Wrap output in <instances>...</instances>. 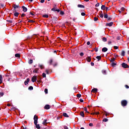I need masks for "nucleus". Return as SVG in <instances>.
I'll use <instances>...</instances> for the list:
<instances>
[{"label":"nucleus","mask_w":129,"mask_h":129,"mask_svg":"<svg viewBox=\"0 0 129 129\" xmlns=\"http://www.w3.org/2000/svg\"><path fill=\"white\" fill-rule=\"evenodd\" d=\"M113 25V22H110L109 23H106V26H108V27H111Z\"/></svg>","instance_id":"obj_13"},{"label":"nucleus","mask_w":129,"mask_h":129,"mask_svg":"<svg viewBox=\"0 0 129 129\" xmlns=\"http://www.w3.org/2000/svg\"><path fill=\"white\" fill-rule=\"evenodd\" d=\"M101 10L104 11L106 9V7H105V5H102L101 7Z\"/></svg>","instance_id":"obj_19"},{"label":"nucleus","mask_w":129,"mask_h":129,"mask_svg":"<svg viewBox=\"0 0 129 129\" xmlns=\"http://www.w3.org/2000/svg\"><path fill=\"white\" fill-rule=\"evenodd\" d=\"M46 121H47V120H46V119L43 120V124H45L46 123Z\"/></svg>","instance_id":"obj_47"},{"label":"nucleus","mask_w":129,"mask_h":129,"mask_svg":"<svg viewBox=\"0 0 129 129\" xmlns=\"http://www.w3.org/2000/svg\"><path fill=\"white\" fill-rule=\"evenodd\" d=\"M2 83H3V76L0 75V84H2Z\"/></svg>","instance_id":"obj_22"},{"label":"nucleus","mask_w":129,"mask_h":129,"mask_svg":"<svg viewBox=\"0 0 129 129\" xmlns=\"http://www.w3.org/2000/svg\"><path fill=\"white\" fill-rule=\"evenodd\" d=\"M80 55L81 56V57H83V56L84 55V53L83 52H81Z\"/></svg>","instance_id":"obj_50"},{"label":"nucleus","mask_w":129,"mask_h":129,"mask_svg":"<svg viewBox=\"0 0 129 129\" xmlns=\"http://www.w3.org/2000/svg\"><path fill=\"white\" fill-rule=\"evenodd\" d=\"M96 58L97 59V61H100L101 60V56H97Z\"/></svg>","instance_id":"obj_21"},{"label":"nucleus","mask_w":129,"mask_h":129,"mask_svg":"<svg viewBox=\"0 0 129 129\" xmlns=\"http://www.w3.org/2000/svg\"><path fill=\"white\" fill-rule=\"evenodd\" d=\"M51 11L52 12H57V13H59L60 12V9H56V10L54 9H51Z\"/></svg>","instance_id":"obj_26"},{"label":"nucleus","mask_w":129,"mask_h":129,"mask_svg":"<svg viewBox=\"0 0 129 129\" xmlns=\"http://www.w3.org/2000/svg\"><path fill=\"white\" fill-rule=\"evenodd\" d=\"M64 129H69V128L67 127V126L64 125L63 126Z\"/></svg>","instance_id":"obj_61"},{"label":"nucleus","mask_w":129,"mask_h":129,"mask_svg":"<svg viewBox=\"0 0 129 129\" xmlns=\"http://www.w3.org/2000/svg\"><path fill=\"white\" fill-rule=\"evenodd\" d=\"M15 56L17 58H20L21 57V54H20V53H16Z\"/></svg>","instance_id":"obj_25"},{"label":"nucleus","mask_w":129,"mask_h":129,"mask_svg":"<svg viewBox=\"0 0 129 129\" xmlns=\"http://www.w3.org/2000/svg\"><path fill=\"white\" fill-rule=\"evenodd\" d=\"M52 23H53V24H56V23L57 22V18L54 17L52 19Z\"/></svg>","instance_id":"obj_9"},{"label":"nucleus","mask_w":129,"mask_h":129,"mask_svg":"<svg viewBox=\"0 0 129 129\" xmlns=\"http://www.w3.org/2000/svg\"><path fill=\"white\" fill-rule=\"evenodd\" d=\"M59 14L61 16H63V15H64L65 13H64V11H60Z\"/></svg>","instance_id":"obj_32"},{"label":"nucleus","mask_w":129,"mask_h":129,"mask_svg":"<svg viewBox=\"0 0 129 129\" xmlns=\"http://www.w3.org/2000/svg\"><path fill=\"white\" fill-rule=\"evenodd\" d=\"M19 8H20V5H17L16 4H14L13 6V12H17V9H19Z\"/></svg>","instance_id":"obj_1"},{"label":"nucleus","mask_w":129,"mask_h":129,"mask_svg":"<svg viewBox=\"0 0 129 129\" xmlns=\"http://www.w3.org/2000/svg\"><path fill=\"white\" fill-rule=\"evenodd\" d=\"M4 93H3V92H0V97L1 96H4Z\"/></svg>","instance_id":"obj_55"},{"label":"nucleus","mask_w":129,"mask_h":129,"mask_svg":"<svg viewBox=\"0 0 129 129\" xmlns=\"http://www.w3.org/2000/svg\"><path fill=\"white\" fill-rule=\"evenodd\" d=\"M102 121H103L104 122H107V121H108V119H107V118H104V119H103Z\"/></svg>","instance_id":"obj_30"},{"label":"nucleus","mask_w":129,"mask_h":129,"mask_svg":"<svg viewBox=\"0 0 129 129\" xmlns=\"http://www.w3.org/2000/svg\"><path fill=\"white\" fill-rule=\"evenodd\" d=\"M114 49H115V50H117V49H118V47L116 46H114Z\"/></svg>","instance_id":"obj_52"},{"label":"nucleus","mask_w":129,"mask_h":129,"mask_svg":"<svg viewBox=\"0 0 129 129\" xmlns=\"http://www.w3.org/2000/svg\"><path fill=\"white\" fill-rule=\"evenodd\" d=\"M50 106L48 104L45 105L44 107V109H45V110H49L50 109Z\"/></svg>","instance_id":"obj_10"},{"label":"nucleus","mask_w":129,"mask_h":129,"mask_svg":"<svg viewBox=\"0 0 129 129\" xmlns=\"http://www.w3.org/2000/svg\"><path fill=\"white\" fill-rule=\"evenodd\" d=\"M97 90H98L97 89H96V88H94V89H93L92 90L91 92H92V93H96V92H97Z\"/></svg>","instance_id":"obj_12"},{"label":"nucleus","mask_w":129,"mask_h":129,"mask_svg":"<svg viewBox=\"0 0 129 129\" xmlns=\"http://www.w3.org/2000/svg\"><path fill=\"white\" fill-rule=\"evenodd\" d=\"M57 63H55V64H53V67H56V66H57Z\"/></svg>","instance_id":"obj_63"},{"label":"nucleus","mask_w":129,"mask_h":129,"mask_svg":"<svg viewBox=\"0 0 129 129\" xmlns=\"http://www.w3.org/2000/svg\"><path fill=\"white\" fill-rule=\"evenodd\" d=\"M34 125H36V128H38V129L41 128V127L39 126V124H37V123H36V124L34 123Z\"/></svg>","instance_id":"obj_24"},{"label":"nucleus","mask_w":129,"mask_h":129,"mask_svg":"<svg viewBox=\"0 0 129 129\" xmlns=\"http://www.w3.org/2000/svg\"><path fill=\"white\" fill-rule=\"evenodd\" d=\"M44 92L45 94H47L48 93V89H45Z\"/></svg>","instance_id":"obj_45"},{"label":"nucleus","mask_w":129,"mask_h":129,"mask_svg":"<svg viewBox=\"0 0 129 129\" xmlns=\"http://www.w3.org/2000/svg\"><path fill=\"white\" fill-rule=\"evenodd\" d=\"M49 65H51L53 63V59H50L49 60Z\"/></svg>","instance_id":"obj_44"},{"label":"nucleus","mask_w":129,"mask_h":129,"mask_svg":"<svg viewBox=\"0 0 129 129\" xmlns=\"http://www.w3.org/2000/svg\"><path fill=\"white\" fill-rule=\"evenodd\" d=\"M100 18H103V14H100L99 15Z\"/></svg>","instance_id":"obj_49"},{"label":"nucleus","mask_w":129,"mask_h":129,"mask_svg":"<svg viewBox=\"0 0 129 129\" xmlns=\"http://www.w3.org/2000/svg\"><path fill=\"white\" fill-rule=\"evenodd\" d=\"M25 16H26V14L23 13V14L21 15V17H22V18H24V17H25Z\"/></svg>","instance_id":"obj_57"},{"label":"nucleus","mask_w":129,"mask_h":129,"mask_svg":"<svg viewBox=\"0 0 129 129\" xmlns=\"http://www.w3.org/2000/svg\"><path fill=\"white\" fill-rule=\"evenodd\" d=\"M121 66L123 68H129V66L127 65V64L125 63V62L122 63Z\"/></svg>","instance_id":"obj_4"},{"label":"nucleus","mask_w":129,"mask_h":129,"mask_svg":"<svg viewBox=\"0 0 129 129\" xmlns=\"http://www.w3.org/2000/svg\"><path fill=\"white\" fill-rule=\"evenodd\" d=\"M102 41L103 42H106V41H107V39L106 38V37H103Z\"/></svg>","instance_id":"obj_29"},{"label":"nucleus","mask_w":129,"mask_h":129,"mask_svg":"<svg viewBox=\"0 0 129 129\" xmlns=\"http://www.w3.org/2000/svg\"><path fill=\"white\" fill-rule=\"evenodd\" d=\"M125 88H126V89H128V88H129V86H128V85H125Z\"/></svg>","instance_id":"obj_54"},{"label":"nucleus","mask_w":129,"mask_h":129,"mask_svg":"<svg viewBox=\"0 0 129 129\" xmlns=\"http://www.w3.org/2000/svg\"><path fill=\"white\" fill-rule=\"evenodd\" d=\"M107 48L106 47H103L102 49V52H106L107 51Z\"/></svg>","instance_id":"obj_20"},{"label":"nucleus","mask_w":129,"mask_h":129,"mask_svg":"<svg viewBox=\"0 0 129 129\" xmlns=\"http://www.w3.org/2000/svg\"><path fill=\"white\" fill-rule=\"evenodd\" d=\"M2 8H5V5H4L3 4H0V9Z\"/></svg>","instance_id":"obj_40"},{"label":"nucleus","mask_w":129,"mask_h":129,"mask_svg":"<svg viewBox=\"0 0 129 129\" xmlns=\"http://www.w3.org/2000/svg\"><path fill=\"white\" fill-rule=\"evenodd\" d=\"M121 105L122 106H126L127 105V101L126 100H122L121 102Z\"/></svg>","instance_id":"obj_3"},{"label":"nucleus","mask_w":129,"mask_h":129,"mask_svg":"<svg viewBox=\"0 0 129 129\" xmlns=\"http://www.w3.org/2000/svg\"><path fill=\"white\" fill-rule=\"evenodd\" d=\"M28 63L29 64H33V59H29L28 60Z\"/></svg>","instance_id":"obj_27"},{"label":"nucleus","mask_w":129,"mask_h":129,"mask_svg":"<svg viewBox=\"0 0 129 129\" xmlns=\"http://www.w3.org/2000/svg\"><path fill=\"white\" fill-rule=\"evenodd\" d=\"M109 10H110V9H109V8H108V7H106V12H108V11H109Z\"/></svg>","instance_id":"obj_56"},{"label":"nucleus","mask_w":129,"mask_h":129,"mask_svg":"<svg viewBox=\"0 0 129 129\" xmlns=\"http://www.w3.org/2000/svg\"><path fill=\"white\" fill-rule=\"evenodd\" d=\"M95 7H99V3H97L96 4Z\"/></svg>","instance_id":"obj_62"},{"label":"nucleus","mask_w":129,"mask_h":129,"mask_svg":"<svg viewBox=\"0 0 129 129\" xmlns=\"http://www.w3.org/2000/svg\"><path fill=\"white\" fill-rule=\"evenodd\" d=\"M125 52L124 51V50H122L121 52V56L124 57V56L125 55Z\"/></svg>","instance_id":"obj_17"},{"label":"nucleus","mask_w":129,"mask_h":129,"mask_svg":"<svg viewBox=\"0 0 129 129\" xmlns=\"http://www.w3.org/2000/svg\"><path fill=\"white\" fill-rule=\"evenodd\" d=\"M77 97H81V94H78L76 95Z\"/></svg>","instance_id":"obj_48"},{"label":"nucleus","mask_w":129,"mask_h":129,"mask_svg":"<svg viewBox=\"0 0 129 129\" xmlns=\"http://www.w3.org/2000/svg\"><path fill=\"white\" fill-rule=\"evenodd\" d=\"M70 96H71V97H74V96H75V94H72Z\"/></svg>","instance_id":"obj_64"},{"label":"nucleus","mask_w":129,"mask_h":129,"mask_svg":"<svg viewBox=\"0 0 129 129\" xmlns=\"http://www.w3.org/2000/svg\"><path fill=\"white\" fill-rule=\"evenodd\" d=\"M28 23H35V21L32 20L28 19Z\"/></svg>","instance_id":"obj_39"},{"label":"nucleus","mask_w":129,"mask_h":129,"mask_svg":"<svg viewBox=\"0 0 129 129\" xmlns=\"http://www.w3.org/2000/svg\"><path fill=\"white\" fill-rule=\"evenodd\" d=\"M63 115L64 117H69V116L66 113H63Z\"/></svg>","instance_id":"obj_28"},{"label":"nucleus","mask_w":129,"mask_h":129,"mask_svg":"<svg viewBox=\"0 0 129 129\" xmlns=\"http://www.w3.org/2000/svg\"><path fill=\"white\" fill-rule=\"evenodd\" d=\"M33 89H34V88L33 87V86H31L28 88V90H33Z\"/></svg>","instance_id":"obj_31"},{"label":"nucleus","mask_w":129,"mask_h":129,"mask_svg":"<svg viewBox=\"0 0 129 129\" xmlns=\"http://www.w3.org/2000/svg\"><path fill=\"white\" fill-rule=\"evenodd\" d=\"M104 17L105 19H107V18H108V15H107V14L104 15Z\"/></svg>","instance_id":"obj_37"},{"label":"nucleus","mask_w":129,"mask_h":129,"mask_svg":"<svg viewBox=\"0 0 129 129\" xmlns=\"http://www.w3.org/2000/svg\"><path fill=\"white\" fill-rule=\"evenodd\" d=\"M86 15L85 13L83 12L81 13V16H85Z\"/></svg>","instance_id":"obj_60"},{"label":"nucleus","mask_w":129,"mask_h":129,"mask_svg":"<svg viewBox=\"0 0 129 129\" xmlns=\"http://www.w3.org/2000/svg\"><path fill=\"white\" fill-rule=\"evenodd\" d=\"M111 20H112V18H111V17L107 18V21H111Z\"/></svg>","instance_id":"obj_51"},{"label":"nucleus","mask_w":129,"mask_h":129,"mask_svg":"<svg viewBox=\"0 0 129 129\" xmlns=\"http://www.w3.org/2000/svg\"><path fill=\"white\" fill-rule=\"evenodd\" d=\"M32 82H36L37 81V76H34L31 79Z\"/></svg>","instance_id":"obj_6"},{"label":"nucleus","mask_w":129,"mask_h":129,"mask_svg":"<svg viewBox=\"0 0 129 129\" xmlns=\"http://www.w3.org/2000/svg\"><path fill=\"white\" fill-rule=\"evenodd\" d=\"M94 22H96L97 21H98V18L97 17H94Z\"/></svg>","instance_id":"obj_41"},{"label":"nucleus","mask_w":129,"mask_h":129,"mask_svg":"<svg viewBox=\"0 0 129 129\" xmlns=\"http://www.w3.org/2000/svg\"><path fill=\"white\" fill-rule=\"evenodd\" d=\"M14 16L15 17H18L19 16V15L20 13H19L18 12H17V11L16 12H14Z\"/></svg>","instance_id":"obj_15"},{"label":"nucleus","mask_w":129,"mask_h":129,"mask_svg":"<svg viewBox=\"0 0 129 129\" xmlns=\"http://www.w3.org/2000/svg\"><path fill=\"white\" fill-rule=\"evenodd\" d=\"M7 22H9L10 24H13V21L12 20H7Z\"/></svg>","instance_id":"obj_53"},{"label":"nucleus","mask_w":129,"mask_h":129,"mask_svg":"<svg viewBox=\"0 0 129 129\" xmlns=\"http://www.w3.org/2000/svg\"><path fill=\"white\" fill-rule=\"evenodd\" d=\"M125 10V8H124V7H122L120 9V10H121V11H122V12H123V11H124Z\"/></svg>","instance_id":"obj_43"},{"label":"nucleus","mask_w":129,"mask_h":129,"mask_svg":"<svg viewBox=\"0 0 129 129\" xmlns=\"http://www.w3.org/2000/svg\"><path fill=\"white\" fill-rule=\"evenodd\" d=\"M109 72V70L107 69L106 70H102V73L103 74V75H107V73Z\"/></svg>","instance_id":"obj_2"},{"label":"nucleus","mask_w":129,"mask_h":129,"mask_svg":"<svg viewBox=\"0 0 129 129\" xmlns=\"http://www.w3.org/2000/svg\"><path fill=\"white\" fill-rule=\"evenodd\" d=\"M114 60H115V58L113 57L112 58H111V59L110 60V62H114Z\"/></svg>","instance_id":"obj_38"},{"label":"nucleus","mask_w":129,"mask_h":129,"mask_svg":"<svg viewBox=\"0 0 129 129\" xmlns=\"http://www.w3.org/2000/svg\"><path fill=\"white\" fill-rule=\"evenodd\" d=\"M39 66L41 69H43V68H44V66H43V64H39Z\"/></svg>","instance_id":"obj_42"},{"label":"nucleus","mask_w":129,"mask_h":129,"mask_svg":"<svg viewBox=\"0 0 129 129\" xmlns=\"http://www.w3.org/2000/svg\"><path fill=\"white\" fill-rule=\"evenodd\" d=\"M43 18H49V15L48 14H45L42 16Z\"/></svg>","instance_id":"obj_33"},{"label":"nucleus","mask_w":129,"mask_h":129,"mask_svg":"<svg viewBox=\"0 0 129 129\" xmlns=\"http://www.w3.org/2000/svg\"><path fill=\"white\" fill-rule=\"evenodd\" d=\"M30 82V78H27L26 81L24 82L25 85H28Z\"/></svg>","instance_id":"obj_8"},{"label":"nucleus","mask_w":129,"mask_h":129,"mask_svg":"<svg viewBox=\"0 0 129 129\" xmlns=\"http://www.w3.org/2000/svg\"><path fill=\"white\" fill-rule=\"evenodd\" d=\"M34 124H36L38 123V116L37 115H35L34 116Z\"/></svg>","instance_id":"obj_5"},{"label":"nucleus","mask_w":129,"mask_h":129,"mask_svg":"<svg viewBox=\"0 0 129 129\" xmlns=\"http://www.w3.org/2000/svg\"><path fill=\"white\" fill-rule=\"evenodd\" d=\"M42 77H43V78H46V74H45L44 73H43L42 74Z\"/></svg>","instance_id":"obj_46"},{"label":"nucleus","mask_w":129,"mask_h":129,"mask_svg":"<svg viewBox=\"0 0 129 129\" xmlns=\"http://www.w3.org/2000/svg\"><path fill=\"white\" fill-rule=\"evenodd\" d=\"M45 73H46V74H49V70H46Z\"/></svg>","instance_id":"obj_58"},{"label":"nucleus","mask_w":129,"mask_h":129,"mask_svg":"<svg viewBox=\"0 0 129 129\" xmlns=\"http://www.w3.org/2000/svg\"><path fill=\"white\" fill-rule=\"evenodd\" d=\"M80 116H81L82 117H85L84 112H83V111L80 112Z\"/></svg>","instance_id":"obj_18"},{"label":"nucleus","mask_w":129,"mask_h":129,"mask_svg":"<svg viewBox=\"0 0 129 129\" xmlns=\"http://www.w3.org/2000/svg\"><path fill=\"white\" fill-rule=\"evenodd\" d=\"M87 62H91V56H88L86 58Z\"/></svg>","instance_id":"obj_14"},{"label":"nucleus","mask_w":129,"mask_h":129,"mask_svg":"<svg viewBox=\"0 0 129 129\" xmlns=\"http://www.w3.org/2000/svg\"><path fill=\"white\" fill-rule=\"evenodd\" d=\"M84 109L85 112H86V113H88V114L90 113V112L88 111L86 107H85V108H84Z\"/></svg>","instance_id":"obj_36"},{"label":"nucleus","mask_w":129,"mask_h":129,"mask_svg":"<svg viewBox=\"0 0 129 129\" xmlns=\"http://www.w3.org/2000/svg\"><path fill=\"white\" fill-rule=\"evenodd\" d=\"M38 70H39V69H35L33 71V73H38Z\"/></svg>","instance_id":"obj_35"},{"label":"nucleus","mask_w":129,"mask_h":129,"mask_svg":"<svg viewBox=\"0 0 129 129\" xmlns=\"http://www.w3.org/2000/svg\"><path fill=\"white\" fill-rule=\"evenodd\" d=\"M78 8H81L82 9H84V8H85V6L79 4L78 5Z\"/></svg>","instance_id":"obj_16"},{"label":"nucleus","mask_w":129,"mask_h":129,"mask_svg":"<svg viewBox=\"0 0 129 129\" xmlns=\"http://www.w3.org/2000/svg\"><path fill=\"white\" fill-rule=\"evenodd\" d=\"M89 126L92 127L93 126V124H92V123H90V124H89Z\"/></svg>","instance_id":"obj_59"},{"label":"nucleus","mask_w":129,"mask_h":129,"mask_svg":"<svg viewBox=\"0 0 129 129\" xmlns=\"http://www.w3.org/2000/svg\"><path fill=\"white\" fill-rule=\"evenodd\" d=\"M51 10H54V11H56L57 10V5H54L53 8H52Z\"/></svg>","instance_id":"obj_23"},{"label":"nucleus","mask_w":129,"mask_h":129,"mask_svg":"<svg viewBox=\"0 0 129 129\" xmlns=\"http://www.w3.org/2000/svg\"><path fill=\"white\" fill-rule=\"evenodd\" d=\"M22 8L23 9V12H24L25 13H26V12H27L28 9L26 7L22 6Z\"/></svg>","instance_id":"obj_11"},{"label":"nucleus","mask_w":129,"mask_h":129,"mask_svg":"<svg viewBox=\"0 0 129 129\" xmlns=\"http://www.w3.org/2000/svg\"><path fill=\"white\" fill-rule=\"evenodd\" d=\"M111 66L112 67H114V66H116V63L112 62L111 63Z\"/></svg>","instance_id":"obj_34"},{"label":"nucleus","mask_w":129,"mask_h":129,"mask_svg":"<svg viewBox=\"0 0 129 129\" xmlns=\"http://www.w3.org/2000/svg\"><path fill=\"white\" fill-rule=\"evenodd\" d=\"M79 99H78L77 98H76V97H72L71 98V101H73V102H76L77 101H78V100H79Z\"/></svg>","instance_id":"obj_7"}]
</instances>
